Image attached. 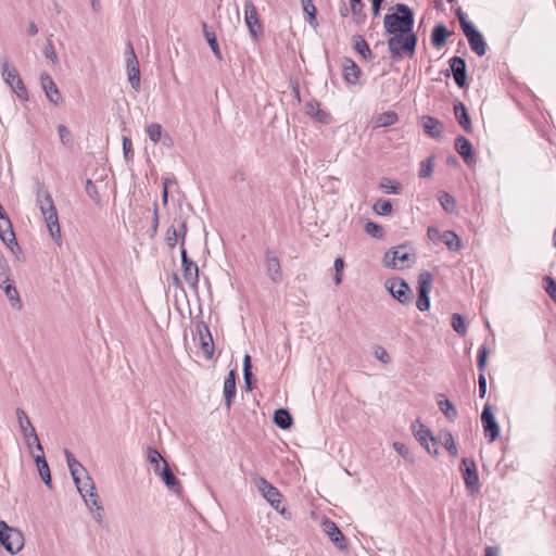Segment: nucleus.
<instances>
[{
	"label": "nucleus",
	"instance_id": "obj_1",
	"mask_svg": "<svg viewBox=\"0 0 556 556\" xmlns=\"http://www.w3.org/2000/svg\"><path fill=\"white\" fill-rule=\"evenodd\" d=\"M395 13L384 16V28L388 34L393 35L388 40V47L392 58L400 56L403 52L414 53L417 38L412 33L414 26V14L410 8L404 3H397Z\"/></svg>",
	"mask_w": 556,
	"mask_h": 556
},
{
	"label": "nucleus",
	"instance_id": "obj_2",
	"mask_svg": "<svg viewBox=\"0 0 556 556\" xmlns=\"http://www.w3.org/2000/svg\"><path fill=\"white\" fill-rule=\"evenodd\" d=\"M37 205L45 219L50 237L59 247L62 245V233L59 223L56 207L50 192L45 187H39L36 197Z\"/></svg>",
	"mask_w": 556,
	"mask_h": 556
},
{
	"label": "nucleus",
	"instance_id": "obj_3",
	"mask_svg": "<svg viewBox=\"0 0 556 556\" xmlns=\"http://www.w3.org/2000/svg\"><path fill=\"white\" fill-rule=\"evenodd\" d=\"M1 76L11 90L23 101H28V91L17 70L12 66L8 59L0 60Z\"/></svg>",
	"mask_w": 556,
	"mask_h": 556
},
{
	"label": "nucleus",
	"instance_id": "obj_4",
	"mask_svg": "<svg viewBox=\"0 0 556 556\" xmlns=\"http://www.w3.org/2000/svg\"><path fill=\"white\" fill-rule=\"evenodd\" d=\"M24 542L25 539L21 530L0 520V547L3 546L10 554L15 555L24 547Z\"/></svg>",
	"mask_w": 556,
	"mask_h": 556
},
{
	"label": "nucleus",
	"instance_id": "obj_5",
	"mask_svg": "<svg viewBox=\"0 0 556 556\" xmlns=\"http://www.w3.org/2000/svg\"><path fill=\"white\" fill-rule=\"evenodd\" d=\"M460 27L469 42L471 50L478 55L483 56L486 51V45L482 34L475 28V26L467 21L464 13H458Z\"/></svg>",
	"mask_w": 556,
	"mask_h": 556
},
{
	"label": "nucleus",
	"instance_id": "obj_6",
	"mask_svg": "<svg viewBox=\"0 0 556 556\" xmlns=\"http://www.w3.org/2000/svg\"><path fill=\"white\" fill-rule=\"evenodd\" d=\"M253 482L257 491L269 503V505L276 510L283 513L285 507H282V495L279 490L265 478L260 476H255L253 478Z\"/></svg>",
	"mask_w": 556,
	"mask_h": 556
},
{
	"label": "nucleus",
	"instance_id": "obj_7",
	"mask_svg": "<svg viewBox=\"0 0 556 556\" xmlns=\"http://www.w3.org/2000/svg\"><path fill=\"white\" fill-rule=\"evenodd\" d=\"M16 417H17L20 430L25 439V443H26L27 447L29 450L35 447V450L37 452H42V445L37 435L36 429L34 428L33 424L30 422L25 410L22 408H17Z\"/></svg>",
	"mask_w": 556,
	"mask_h": 556
},
{
	"label": "nucleus",
	"instance_id": "obj_8",
	"mask_svg": "<svg viewBox=\"0 0 556 556\" xmlns=\"http://www.w3.org/2000/svg\"><path fill=\"white\" fill-rule=\"evenodd\" d=\"M433 275L428 270H422L418 275V299L416 306L420 312H426L430 307L429 293L432 289Z\"/></svg>",
	"mask_w": 556,
	"mask_h": 556
},
{
	"label": "nucleus",
	"instance_id": "obj_9",
	"mask_svg": "<svg viewBox=\"0 0 556 556\" xmlns=\"http://www.w3.org/2000/svg\"><path fill=\"white\" fill-rule=\"evenodd\" d=\"M410 253L405 245H399L389 250L383 256V264L387 267L404 269L409 267Z\"/></svg>",
	"mask_w": 556,
	"mask_h": 556
},
{
	"label": "nucleus",
	"instance_id": "obj_10",
	"mask_svg": "<svg viewBox=\"0 0 556 556\" xmlns=\"http://www.w3.org/2000/svg\"><path fill=\"white\" fill-rule=\"evenodd\" d=\"M460 469L467 491L472 495L477 494L480 491V482L475 460L466 457L463 458Z\"/></svg>",
	"mask_w": 556,
	"mask_h": 556
},
{
	"label": "nucleus",
	"instance_id": "obj_11",
	"mask_svg": "<svg viewBox=\"0 0 556 556\" xmlns=\"http://www.w3.org/2000/svg\"><path fill=\"white\" fill-rule=\"evenodd\" d=\"M412 431L416 440L426 448L429 454L438 455L439 451L435 446V438L429 428H427L420 420H416L412 425Z\"/></svg>",
	"mask_w": 556,
	"mask_h": 556
},
{
	"label": "nucleus",
	"instance_id": "obj_12",
	"mask_svg": "<svg viewBox=\"0 0 556 556\" xmlns=\"http://www.w3.org/2000/svg\"><path fill=\"white\" fill-rule=\"evenodd\" d=\"M77 490L81 497L84 498L87 506L96 505L98 500V494L96 492V485L91 477L86 471L85 475H79L76 478H73Z\"/></svg>",
	"mask_w": 556,
	"mask_h": 556
},
{
	"label": "nucleus",
	"instance_id": "obj_13",
	"mask_svg": "<svg viewBox=\"0 0 556 556\" xmlns=\"http://www.w3.org/2000/svg\"><path fill=\"white\" fill-rule=\"evenodd\" d=\"M481 422L483 427V431L485 434V438L490 443L494 442L498 439L501 429L500 425L495 419L494 414L491 410V407L489 405H485L483 407L482 414H481Z\"/></svg>",
	"mask_w": 556,
	"mask_h": 556
},
{
	"label": "nucleus",
	"instance_id": "obj_14",
	"mask_svg": "<svg viewBox=\"0 0 556 556\" xmlns=\"http://www.w3.org/2000/svg\"><path fill=\"white\" fill-rule=\"evenodd\" d=\"M391 295L401 304H408L412 300V290L408 283L402 279H392L386 282Z\"/></svg>",
	"mask_w": 556,
	"mask_h": 556
},
{
	"label": "nucleus",
	"instance_id": "obj_15",
	"mask_svg": "<svg viewBox=\"0 0 556 556\" xmlns=\"http://www.w3.org/2000/svg\"><path fill=\"white\" fill-rule=\"evenodd\" d=\"M126 66H127L128 80H129L131 87L136 91H138L140 89L139 61L137 59V55L135 53V50H134L131 43H128V46H127Z\"/></svg>",
	"mask_w": 556,
	"mask_h": 556
},
{
	"label": "nucleus",
	"instance_id": "obj_16",
	"mask_svg": "<svg viewBox=\"0 0 556 556\" xmlns=\"http://www.w3.org/2000/svg\"><path fill=\"white\" fill-rule=\"evenodd\" d=\"M40 84L49 102L56 106L63 103V97L54 80L48 73L40 74Z\"/></svg>",
	"mask_w": 556,
	"mask_h": 556
},
{
	"label": "nucleus",
	"instance_id": "obj_17",
	"mask_svg": "<svg viewBox=\"0 0 556 556\" xmlns=\"http://www.w3.org/2000/svg\"><path fill=\"white\" fill-rule=\"evenodd\" d=\"M264 265H265V270H266V275L268 276V278L274 283L281 282L282 271H281L280 261L273 251L267 250L265 252Z\"/></svg>",
	"mask_w": 556,
	"mask_h": 556
},
{
	"label": "nucleus",
	"instance_id": "obj_18",
	"mask_svg": "<svg viewBox=\"0 0 556 556\" xmlns=\"http://www.w3.org/2000/svg\"><path fill=\"white\" fill-rule=\"evenodd\" d=\"M323 530L325 533L329 536L331 542L340 549L345 551L346 549V543L344 535L342 534L341 530L338 528V526L330 519H326L323 522Z\"/></svg>",
	"mask_w": 556,
	"mask_h": 556
},
{
	"label": "nucleus",
	"instance_id": "obj_19",
	"mask_svg": "<svg viewBox=\"0 0 556 556\" xmlns=\"http://www.w3.org/2000/svg\"><path fill=\"white\" fill-rule=\"evenodd\" d=\"M450 67L453 74L455 84L459 88H464L466 85V63L460 56H453L450 59Z\"/></svg>",
	"mask_w": 556,
	"mask_h": 556
},
{
	"label": "nucleus",
	"instance_id": "obj_20",
	"mask_svg": "<svg viewBox=\"0 0 556 556\" xmlns=\"http://www.w3.org/2000/svg\"><path fill=\"white\" fill-rule=\"evenodd\" d=\"M244 18L245 24L249 27L251 35L256 38L257 30L261 28V24L257 16V11L252 1H245L244 3Z\"/></svg>",
	"mask_w": 556,
	"mask_h": 556
},
{
	"label": "nucleus",
	"instance_id": "obj_21",
	"mask_svg": "<svg viewBox=\"0 0 556 556\" xmlns=\"http://www.w3.org/2000/svg\"><path fill=\"white\" fill-rule=\"evenodd\" d=\"M1 220L3 222V224H0V239L11 251H14V248L18 249V244L14 231L12 229L10 219L7 217Z\"/></svg>",
	"mask_w": 556,
	"mask_h": 556
},
{
	"label": "nucleus",
	"instance_id": "obj_22",
	"mask_svg": "<svg viewBox=\"0 0 556 556\" xmlns=\"http://www.w3.org/2000/svg\"><path fill=\"white\" fill-rule=\"evenodd\" d=\"M486 356H488V349L484 345H482L478 352V368L480 370L478 383H479V396L481 399H483L486 394V379L483 374V371L485 369Z\"/></svg>",
	"mask_w": 556,
	"mask_h": 556
},
{
	"label": "nucleus",
	"instance_id": "obj_23",
	"mask_svg": "<svg viewBox=\"0 0 556 556\" xmlns=\"http://www.w3.org/2000/svg\"><path fill=\"white\" fill-rule=\"evenodd\" d=\"M201 350L204 356L210 359L214 354V343L208 328L205 325L198 326Z\"/></svg>",
	"mask_w": 556,
	"mask_h": 556
},
{
	"label": "nucleus",
	"instance_id": "obj_24",
	"mask_svg": "<svg viewBox=\"0 0 556 556\" xmlns=\"http://www.w3.org/2000/svg\"><path fill=\"white\" fill-rule=\"evenodd\" d=\"M159 477L162 478L167 489L176 494H179L181 491V486L173 471L170 470L167 462H164V466H162V470L157 473Z\"/></svg>",
	"mask_w": 556,
	"mask_h": 556
},
{
	"label": "nucleus",
	"instance_id": "obj_25",
	"mask_svg": "<svg viewBox=\"0 0 556 556\" xmlns=\"http://www.w3.org/2000/svg\"><path fill=\"white\" fill-rule=\"evenodd\" d=\"M179 227L180 228L177 229L174 226H172L166 231L165 241H166V243H167V245L169 248H175L176 244L178 243L179 239H180L181 247L184 245L185 237H186V233H187L186 223L185 222H180L179 223Z\"/></svg>",
	"mask_w": 556,
	"mask_h": 556
},
{
	"label": "nucleus",
	"instance_id": "obj_26",
	"mask_svg": "<svg viewBox=\"0 0 556 556\" xmlns=\"http://www.w3.org/2000/svg\"><path fill=\"white\" fill-rule=\"evenodd\" d=\"M182 275L186 282L195 288L199 282V268L198 265L189 258H185V264H182Z\"/></svg>",
	"mask_w": 556,
	"mask_h": 556
},
{
	"label": "nucleus",
	"instance_id": "obj_27",
	"mask_svg": "<svg viewBox=\"0 0 556 556\" xmlns=\"http://www.w3.org/2000/svg\"><path fill=\"white\" fill-rule=\"evenodd\" d=\"M453 111H454L455 118L457 119L459 125L464 128V130L466 132H471V130H472L471 119H470V116H469L464 103L457 102L454 105Z\"/></svg>",
	"mask_w": 556,
	"mask_h": 556
},
{
	"label": "nucleus",
	"instance_id": "obj_28",
	"mask_svg": "<svg viewBox=\"0 0 556 556\" xmlns=\"http://www.w3.org/2000/svg\"><path fill=\"white\" fill-rule=\"evenodd\" d=\"M0 288L3 289L8 300L10 301V304L13 308L21 309L22 303L20 293L14 285V282L10 279V276H8L7 282H4Z\"/></svg>",
	"mask_w": 556,
	"mask_h": 556
},
{
	"label": "nucleus",
	"instance_id": "obj_29",
	"mask_svg": "<svg viewBox=\"0 0 556 556\" xmlns=\"http://www.w3.org/2000/svg\"><path fill=\"white\" fill-rule=\"evenodd\" d=\"M455 150L464 157L465 162L470 165L472 163V146L470 141L464 136H458L455 139Z\"/></svg>",
	"mask_w": 556,
	"mask_h": 556
},
{
	"label": "nucleus",
	"instance_id": "obj_30",
	"mask_svg": "<svg viewBox=\"0 0 556 556\" xmlns=\"http://www.w3.org/2000/svg\"><path fill=\"white\" fill-rule=\"evenodd\" d=\"M343 76H344V79L349 84H352V85L357 84L359 76H361V70L353 60H351V59L344 60Z\"/></svg>",
	"mask_w": 556,
	"mask_h": 556
},
{
	"label": "nucleus",
	"instance_id": "obj_31",
	"mask_svg": "<svg viewBox=\"0 0 556 556\" xmlns=\"http://www.w3.org/2000/svg\"><path fill=\"white\" fill-rule=\"evenodd\" d=\"M236 395V376L231 370L224 381V397L227 408H230L232 399Z\"/></svg>",
	"mask_w": 556,
	"mask_h": 556
},
{
	"label": "nucleus",
	"instance_id": "obj_32",
	"mask_svg": "<svg viewBox=\"0 0 556 556\" xmlns=\"http://www.w3.org/2000/svg\"><path fill=\"white\" fill-rule=\"evenodd\" d=\"M437 404L450 421H454L457 418V410L455 406L450 400L445 399L443 394H439Z\"/></svg>",
	"mask_w": 556,
	"mask_h": 556
},
{
	"label": "nucleus",
	"instance_id": "obj_33",
	"mask_svg": "<svg viewBox=\"0 0 556 556\" xmlns=\"http://www.w3.org/2000/svg\"><path fill=\"white\" fill-rule=\"evenodd\" d=\"M306 113L320 123L327 124L329 122V114L320 109L317 101H311L305 105Z\"/></svg>",
	"mask_w": 556,
	"mask_h": 556
},
{
	"label": "nucleus",
	"instance_id": "obj_34",
	"mask_svg": "<svg viewBox=\"0 0 556 556\" xmlns=\"http://www.w3.org/2000/svg\"><path fill=\"white\" fill-rule=\"evenodd\" d=\"M442 241L445 243L448 250L457 252L463 248L460 238L452 230H445L442 232Z\"/></svg>",
	"mask_w": 556,
	"mask_h": 556
},
{
	"label": "nucleus",
	"instance_id": "obj_35",
	"mask_svg": "<svg viewBox=\"0 0 556 556\" xmlns=\"http://www.w3.org/2000/svg\"><path fill=\"white\" fill-rule=\"evenodd\" d=\"M65 457L67 462L68 469L73 478H76L79 475H85L86 469L84 466L74 457L71 451L65 450Z\"/></svg>",
	"mask_w": 556,
	"mask_h": 556
},
{
	"label": "nucleus",
	"instance_id": "obj_36",
	"mask_svg": "<svg viewBox=\"0 0 556 556\" xmlns=\"http://www.w3.org/2000/svg\"><path fill=\"white\" fill-rule=\"evenodd\" d=\"M274 422L280 429H288L292 424V418L289 412L285 408H279L274 413Z\"/></svg>",
	"mask_w": 556,
	"mask_h": 556
},
{
	"label": "nucleus",
	"instance_id": "obj_37",
	"mask_svg": "<svg viewBox=\"0 0 556 556\" xmlns=\"http://www.w3.org/2000/svg\"><path fill=\"white\" fill-rule=\"evenodd\" d=\"M397 114L394 111L383 112L376 116L375 128L394 125L397 122Z\"/></svg>",
	"mask_w": 556,
	"mask_h": 556
},
{
	"label": "nucleus",
	"instance_id": "obj_38",
	"mask_svg": "<svg viewBox=\"0 0 556 556\" xmlns=\"http://www.w3.org/2000/svg\"><path fill=\"white\" fill-rule=\"evenodd\" d=\"M424 130L432 138L441 137L440 122L431 116L424 118Z\"/></svg>",
	"mask_w": 556,
	"mask_h": 556
},
{
	"label": "nucleus",
	"instance_id": "obj_39",
	"mask_svg": "<svg viewBox=\"0 0 556 556\" xmlns=\"http://www.w3.org/2000/svg\"><path fill=\"white\" fill-rule=\"evenodd\" d=\"M448 31L442 24L434 26L431 33V42L434 47H441L445 43Z\"/></svg>",
	"mask_w": 556,
	"mask_h": 556
},
{
	"label": "nucleus",
	"instance_id": "obj_40",
	"mask_svg": "<svg viewBox=\"0 0 556 556\" xmlns=\"http://www.w3.org/2000/svg\"><path fill=\"white\" fill-rule=\"evenodd\" d=\"M438 200L442 206V208L451 214V213H454L455 212V208H456V200L455 198L450 194L448 192L446 191H441L439 192L438 194Z\"/></svg>",
	"mask_w": 556,
	"mask_h": 556
},
{
	"label": "nucleus",
	"instance_id": "obj_41",
	"mask_svg": "<svg viewBox=\"0 0 556 556\" xmlns=\"http://www.w3.org/2000/svg\"><path fill=\"white\" fill-rule=\"evenodd\" d=\"M354 49L365 59L370 60L372 54L366 40L359 36H353Z\"/></svg>",
	"mask_w": 556,
	"mask_h": 556
},
{
	"label": "nucleus",
	"instance_id": "obj_42",
	"mask_svg": "<svg viewBox=\"0 0 556 556\" xmlns=\"http://www.w3.org/2000/svg\"><path fill=\"white\" fill-rule=\"evenodd\" d=\"M148 460L153 466L154 473L157 475L166 462L160 452L153 447L148 448Z\"/></svg>",
	"mask_w": 556,
	"mask_h": 556
},
{
	"label": "nucleus",
	"instance_id": "obj_43",
	"mask_svg": "<svg viewBox=\"0 0 556 556\" xmlns=\"http://www.w3.org/2000/svg\"><path fill=\"white\" fill-rule=\"evenodd\" d=\"M301 3L303 7V11L307 15V23L313 27H317L318 26V23L316 21L317 10H316V7L313 3V1L312 0H301Z\"/></svg>",
	"mask_w": 556,
	"mask_h": 556
},
{
	"label": "nucleus",
	"instance_id": "obj_44",
	"mask_svg": "<svg viewBox=\"0 0 556 556\" xmlns=\"http://www.w3.org/2000/svg\"><path fill=\"white\" fill-rule=\"evenodd\" d=\"M203 31H204L205 39H206L208 46L211 47L213 53L215 54V56L218 60H220L222 52L219 50L215 34L207 29V26L205 23L203 24Z\"/></svg>",
	"mask_w": 556,
	"mask_h": 556
},
{
	"label": "nucleus",
	"instance_id": "obj_45",
	"mask_svg": "<svg viewBox=\"0 0 556 556\" xmlns=\"http://www.w3.org/2000/svg\"><path fill=\"white\" fill-rule=\"evenodd\" d=\"M380 189L388 194H399L401 193L402 186L396 180L383 178L380 182Z\"/></svg>",
	"mask_w": 556,
	"mask_h": 556
},
{
	"label": "nucleus",
	"instance_id": "obj_46",
	"mask_svg": "<svg viewBox=\"0 0 556 556\" xmlns=\"http://www.w3.org/2000/svg\"><path fill=\"white\" fill-rule=\"evenodd\" d=\"M146 134L152 142L156 143L162 138L163 127L159 123H151L146 127Z\"/></svg>",
	"mask_w": 556,
	"mask_h": 556
},
{
	"label": "nucleus",
	"instance_id": "obj_47",
	"mask_svg": "<svg viewBox=\"0 0 556 556\" xmlns=\"http://www.w3.org/2000/svg\"><path fill=\"white\" fill-rule=\"evenodd\" d=\"M367 235L371 236L376 239H381L384 236V229L382 226L374 223V222H367L364 227Z\"/></svg>",
	"mask_w": 556,
	"mask_h": 556
},
{
	"label": "nucleus",
	"instance_id": "obj_48",
	"mask_svg": "<svg viewBox=\"0 0 556 556\" xmlns=\"http://www.w3.org/2000/svg\"><path fill=\"white\" fill-rule=\"evenodd\" d=\"M452 327L459 336H465L467 333V327L460 314L455 313L452 315Z\"/></svg>",
	"mask_w": 556,
	"mask_h": 556
},
{
	"label": "nucleus",
	"instance_id": "obj_49",
	"mask_svg": "<svg viewBox=\"0 0 556 556\" xmlns=\"http://www.w3.org/2000/svg\"><path fill=\"white\" fill-rule=\"evenodd\" d=\"M442 444L452 456H457L456 443L451 432H444L442 434Z\"/></svg>",
	"mask_w": 556,
	"mask_h": 556
},
{
	"label": "nucleus",
	"instance_id": "obj_50",
	"mask_svg": "<svg viewBox=\"0 0 556 556\" xmlns=\"http://www.w3.org/2000/svg\"><path fill=\"white\" fill-rule=\"evenodd\" d=\"M372 208L378 215H388L392 212V204L389 200L380 199L374 204Z\"/></svg>",
	"mask_w": 556,
	"mask_h": 556
},
{
	"label": "nucleus",
	"instance_id": "obj_51",
	"mask_svg": "<svg viewBox=\"0 0 556 556\" xmlns=\"http://www.w3.org/2000/svg\"><path fill=\"white\" fill-rule=\"evenodd\" d=\"M433 172V156L422 161L419 166V177L428 178Z\"/></svg>",
	"mask_w": 556,
	"mask_h": 556
},
{
	"label": "nucleus",
	"instance_id": "obj_52",
	"mask_svg": "<svg viewBox=\"0 0 556 556\" xmlns=\"http://www.w3.org/2000/svg\"><path fill=\"white\" fill-rule=\"evenodd\" d=\"M243 377L244 382L248 390H251V379H252V372H251V357L250 355H245L243 359Z\"/></svg>",
	"mask_w": 556,
	"mask_h": 556
},
{
	"label": "nucleus",
	"instance_id": "obj_53",
	"mask_svg": "<svg viewBox=\"0 0 556 556\" xmlns=\"http://www.w3.org/2000/svg\"><path fill=\"white\" fill-rule=\"evenodd\" d=\"M363 3L362 0H351V10L356 23L363 22Z\"/></svg>",
	"mask_w": 556,
	"mask_h": 556
},
{
	"label": "nucleus",
	"instance_id": "obj_54",
	"mask_svg": "<svg viewBox=\"0 0 556 556\" xmlns=\"http://www.w3.org/2000/svg\"><path fill=\"white\" fill-rule=\"evenodd\" d=\"M543 281L546 293L556 302V281L549 276H545Z\"/></svg>",
	"mask_w": 556,
	"mask_h": 556
},
{
	"label": "nucleus",
	"instance_id": "obj_55",
	"mask_svg": "<svg viewBox=\"0 0 556 556\" xmlns=\"http://www.w3.org/2000/svg\"><path fill=\"white\" fill-rule=\"evenodd\" d=\"M85 189H86V193L93 202L100 203V201H101L100 194L98 192L96 185L92 182L91 179H87Z\"/></svg>",
	"mask_w": 556,
	"mask_h": 556
},
{
	"label": "nucleus",
	"instance_id": "obj_56",
	"mask_svg": "<svg viewBox=\"0 0 556 556\" xmlns=\"http://www.w3.org/2000/svg\"><path fill=\"white\" fill-rule=\"evenodd\" d=\"M393 448L405 459L409 460V462H414V458H413V455L409 451V448L404 444V443H401V442H394L393 443Z\"/></svg>",
	"mask_w": 556,
	"mask_h": 556
},
{
	"label": "nucleus",
	"instance_id": "obj_57",
	"mask_svg": "<svg viewBox=\"0 0 556 556\" xmlns=\"http://www.w3.org/2000/svg\"><path fill=\"white\" fill-rule=\"evenodd\" d=\"M374 355L375 357L380 361L381 363L383 364H389L391 362V357L389 355V353L387 352V350L381 346V345H377L374 350Z\"/></svg>",
	"mask_w": 556,
	"mask_h": 556
},
{
	"label": "nucleus",
	"instance_id": "obj_58",
	"mask_svg": "<svg viewBox=\"0 0 556 556\" xmlns=\"http://www.w3.org/2000/svg\"><path fill=\"white\" fill-rule=\"evenodd\" d=\"M43 53H45V56L48 60H50L53 64H56L59 62L58 54L55 52L53 43L50 40L47 42Z\"/></svg>",
	"mask_w": 556,
	"mask_h": 556
},
{
	"label": "nucleus",
	"instance_id": "obj_59",
	"mask_svg": "<svg viewBox=\"0 0 556 556\" xmlns=\"http://www.w3.org/2000/svg\"><path fill=\"white\" fill-rule=\"evenodd\" d=\"M59 136L64 146H71L72 144V136L70 130L66 128L65 125H59L58 127Z\"/></svg>",
	"mask_w": 556,
	"mask_h": 556
},
{
	"label": "nucleus",
	"instance_id": "obj_60",
	"mask_svg": "<svg viewBox=\"0 0 556 556\" xmlns=\"http://www.w3.org/2000/svg\"><path fill=\"white\" fill-rule=\"evenodd\" d=\"M38 471H39V475L42 479V481L45 482V484L49 488L52 486V482H51V473H50V469H49V466H41L40 468H38Z\"/></svg>",
	"mask_w": 556,
	"mask_h": 556
},
{
	"label": "nucleus",
	"instance_id": "obj_61",
	"mask_svg": "<svg viewBox=\"0 0 556 556\" xmlns=\"http://www.w3.org/2000/svg\"><path fill=\"white\" fill-rule=\"evenodd\" d=\"M90 509H91V513H92V516H93V519L98 522V523H102L103 521V515H102V507L99 503V501L97 500V504L96 505H90L88 506Z\"/></svg>",
	"mask_w": 556,
	"mask_h": 556
},
{
	"label": "nucleus",
	"instance_id": "obj_62",
	"mask_svg": "<svg viewBox=\"0 0 556 556\" xmlns=\"http://www.w3.org/2000/svg\"><path fill=\"white\" fill-rule=\"evenodd\" d=\"M427 236L431 241L442 240V233L433 226L428 227Z\"/></svg>",
	"mask_w": 556,
	"mask_h": 556
},
{
	"label": "nucleus",
	"instance_id": "obj_63",
	"mask_svg": "<svg viewBox=\"0 0 556 556\" xmlns=\"http://www.w3.org/2000/svg\"><path fill=\"white\" fill-rule=\"evenodd\" d=\"M132 143L128 137H123V152L125 157H128V154L131 152Z\"/></svg>",
	"mask_w": 556,
	"mask_h": 556
},
{
	"label": "nucleus",
	"instance_id": "obj_64",
	"mask_svg": "<svg viewBox=\"0 0 556 556\" xmlns=\"http://www.w3.org/2000/svg\"><path fill=\"white\" fill-rule=\"evenodd\" d=\"M35 463H36L38 468H40L41 466H47L48 465V463L46 460V457L43 455V451L42 452H38V454L35 455Z\"/></svg>",
	"mask_w": 556,
	"mask_h": 556
}]
</instances>
